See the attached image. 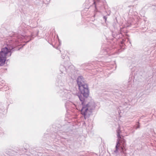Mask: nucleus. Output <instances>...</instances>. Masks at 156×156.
I'll return each instance as SVG.
<instances>
[{
  "instance_id": "nucleus-1",
  "label": "nucleus",
  "mask_w": 156,
  "mask_h": 156,
  "mask_svg": "<svg viewBox=\"0 0 156 156\" xmlns=\"http://www.w3.org/2000/svg\"><path fill=\"white\" fill-rule=\"evenodd\" d=\"M89 96L86 98L83 96H82L83 100L81 101L83 107L81 110V113L84 116L86 119L89 117L92 112V110L94 109L95 103L93 100L89 101Z\"/></svg>"
},
{
  "instance_id": "nucleus-2",
  "label": "nucleus",
  "mask_w": 156,
  "mask_h": 156,
  "mask_svg": "<svg viewBox=\"0 0 156 156\" xmlns=\"http://www.w3.org/2000/svg\"><path fill=\"white\" fill-rule=\"evenodd\" d=\"M16 45V43L13 44H10L9 46L7 45L8 47H5L2 49L0 52V66H2L5 63L6 60V56L7 54L10 53L9 56L11 55V53L13 51L19 50L20 48Z\"/></svg>"
},
{
  "instance_id": "nucleus-3",
  "label": "nucleus",
  "mask_w": 156,
  "mask_h": 156,
  "mask_svg": "<svg viewBox=\"0 0 156 156\" xmlns=\"http://www.w3.org/2000/svg\"><path fill=\"white\" fill-rule=\"evenodd\" d=\"M77 83L80 94H78V97L80 101L83 100L82 96L85 98L89 95V91L88 85L85 82L84 79L82 76H79L77 79Z\"/></svg>"
},
{
  "instance_id": "nucleus-4",
  "label": "nucleus",
  "mask_w": 156,
  "mask_h": 156,
  "mask_svg": "<svg viewBox=\"0 0 156 156\" xmlns=\"http://www.w3.org/2000/svg\"><path fill=\"white\" fill-rule=\"evenodd\" d=\"M118 139L117 140L116 145L115 146V149L114 151V152L115 153H117L119 152V151L120 153L124 154V155L126 156V153L123 151V148L122 147H120V142L121 140L124 141V139L122 138L120 135L117 136Z\"/></svg>"
},
{
  "instance_id": "nucleus-5",
  "label": "nucleus",
  "mask_w": 156,
  "mask_h": 156,
  "mask_svg": "<svg viewBox=\"0 0 156 156\" xmlns=\"http://www.w3.org/2000/svg\"><path fill=\"white\" fill-rule=\"evenodd\" d=\"M66 66L61 65L60 67V70L62 73L65 74L66 73Z\"/></svg>"
},
{
  "instance_id": "nucleus-6",
  "label": "nucleus",
  "mask_w": 156,
  "mask_h": 156,
  "mask_svg": "<svg viewBox=\"0 0 156 156\" xmlns=\"http://www.w3.org/2000/svg\"><path fill=\"white\" fill-rule=\"evenodd\" d=\"M120 143H122V146H120V147H122L123 148V151H125L126 150V149H125V146L126 145V140L124 139V141L123 140H121L120 142Z\"/></svg>"
},
{
  "instance_id": "nucleus-7",
  "label": "nucleus",
  "mask_w": 156,
  "mask_h": 156,
  "mask_svg": "<svg viewBox=\"0 0 156 156\" xmlns=\"http://www.w3.org/2000/svg\"><path fill=\"white\" fill-rule=\"evenodd\" d=\"M36 35L35 36H34V34H31V35L30 36H29L28 37V38H29V40L27 42H29L32 39L34 38V37H35L36 35Z\"/></svg>"
},
{
  "instance_id": "nucleus-8",
  "label": "nucleus",
  "mask_w": 156,
  "mask_h": 156,
  "mask_svg": "<svg viewBox=\"0 0 156 156\" xmlns=\"http://www.w3.org/2000/svg\"><path fill=\"white\" fill-rule=\"evenodd\" d=\"M122 132L121 130H120V128L119 126L116 130L117 136L120 135V133Z\"/></svg>"
},
{
  "instance_id": "nucleus-9",
  "label": "nucleus",
  "mask_w": 156,
  "mask_h": 156,
  "mask_svg": "<svg viewBox=\"0 0 156 156\" xmlns=\"http://www.w3.org/2000/svg\"><path fill=\"white\" fill-rule=\"evenodd\" d=\"M94 0V4L95 5H96V4L98 2H99V0Z\"/></svg>"
},
{
  "instance_id": "nucleus-10",
  "label": "nucleus",
  "mask_w": 156,
  "mask_h": 156,
  "mask_svg": "<svg viewBox=\"0 0 156 156\" xmlns=\"http://www.w3.org/2000/svg\"><path fill=\"white\" fill-rule=\"evenodd\" d=\"M137 125V126L135 128L136 129L139 128L140 127V126L139 122H138V123Z\"/></svg>"
},
{
  "instance_id": "nucleus-11",
  "label": "nucleus",
  "mask_w": 156,
  "mask_h": 156,
  "mask_svg": "<svg viewBox=\"0 0 156 156\" xmlns=\"http://www.w3.org/2000/svg\"><path fill=\"white\" fill-rule=\"evenodd\" d=\"M103 19L105 20V21H106V20H107V17L106 16H104L103 17Z\"/></svg>"
},
{
  "instance_id": "nucleus-12",
  "label": "nucleus",
  "mask_w": 156,
  "mask_h": 156,
  "mask_svg": "<svg viewBox=\"0 0 156 156\" xmlns=\"http://www.w3.org/2000/svg\"><path fill=\"white\" fill-rule=\"evenodd\" d=\"M95 11L98 12V11L97 9L96 5H95Z\"/></svg>"
},
{
  "instance_id": "nucleus-13",
  "label": "nucleus",
  "mask_w": 156,
  "mask_h": 156,
  "mask_svg": "<svg viewBox=\"0 0 156 156\" xmlns=\"http://www.w3.org/2000/svg\"><path fill=\"white\" fill-rule=\"evenodd\" d=\"M65 56H66L65 55H62V58L64 59L65 58Z\"/></svg>"
},
{
  "instance_id": "nucleus-14",
  "label": "nucleus",
  "mask_w": 156,
  "mask_h": 156,
  "mask_svg": "<svg viewBox=\"0 0 156 156\" xmlns=\"http://www.w3.org/2000/svg\"><path fill=\"white\" fill-rule=\"evenodd\" d=\"M68 66V68H69L70 67H71V66Z\"/></svg>"
},
{
  "instance_id": "nucleus-15",
  "label": "nucleus",
  "mask_w": 156,
  "mask_h": 156,
  "mask_svg": "<svg viewBox=\"0 0 156 156\" xmlns=\"http://www.w3.org/2000/svg\"><path fill=\"white\" fill-rule=\"evenodd\" d=\"M134 132V131L133 132V133Z\"/></svg>"
}]
</instances>
